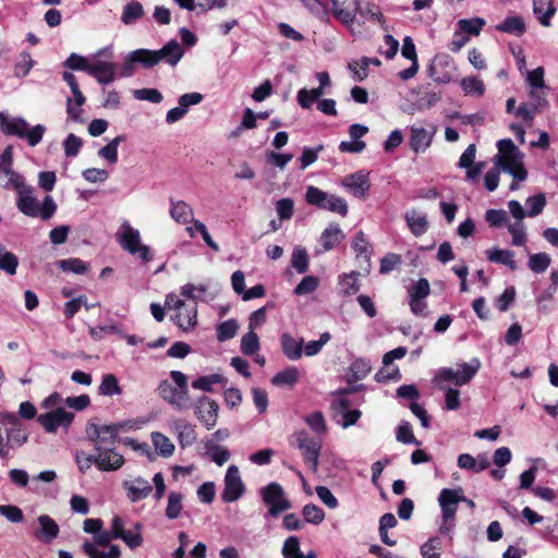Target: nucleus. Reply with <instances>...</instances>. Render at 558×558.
<instances>
[{"instance_id": "nucleus-35", "label": "nucleus", "mask_w": 558, "mask_h": 558, "mask_svg": "<svg viewBox=\"0 0 558 558\" xmlns=\"http://www.w3.org/2000/svg\"><path fill=\"white\" fill-rule=\"evenodd\" d=\"M126 140V136L118 135L111 140L106 146L98 150V156L106 159L110 165L118 161V146Z\"/></svg>"}, {"instance_id": "nucleus-63", "label": "nucleus", "mask_w": 558, "mask_h": 558, "mask_svg": "<svg viewBox=\"0 0 558 558\" xmlns=\"http://www.w3.org/2000/svg\"><path fill=\"white\" fill-rule=\"evenodd\" d=\"M82 145L83 142L78 136L74 135L73 133L69 134L63 142L65 156L75 157L80 153Z\"/></svg>"}, {"instance_id": "nucleus-50", "label": "nucleus", "mask_w": 558, "mask_h": 558, "mask_svg": "<svg viewBox=\"0 0 558 558\" xmlns=\"http://www.w3.org/2000/svg\"><path fill=\"white\" fill-rule=\"evenodd\" d=\"M132 60H136L137 63H141L146 69L158 64L154 50L149 49H136L132 51Z\"/></svg>"}, {"instance_id": "nucleus-25", "label": "nucleus", "mask_w": 558, "mask_h": 558, "mask_svg": "<svg viewBox=\"0 0 558 558\" xmlns=\"http://www.w3.org/2000/svg\"><path fill=\"white\" fill-rule=\"evenodd\" d=\"M352 247L356 253V257L365 263V269L368 271L371 268L372 246L362 231L354 235L352 240Z\"/></svg>"}, {"instance_id": "nucleus-47", "label": "nucleus", "mask_w": 558, "mask_h": 558, "mask_svg": "<svg viewBox=\"0 0 558 558\" xmlns=\"http://www.w3.org/2000/svg\"><path fill=\"white\" fill-rule=\"evenodd\" d=\"M551 258L547 253H536L530 256L529 267L536 274L544 272L550 265Z\"/></svg>"}, {"instance_id": "nucleus-40", "label": "nucleus", "mask_w": 558, "mask_h": 558, "mask_svg": "<svg viewBox=\"0 0 558 558\" xmlns=\"http://www.w3.org/2000/svg\"><path fill=\"white\" fill-rule=\"evenodd\" d=\"M98 390L100 395L107 397L118 396L122 392L118 378L113 374H106L102 377Z\"/></svg>"}, {"instance_id": "nucleus-33", "label": "nucleus", "mask_w": 558, "mask_h": 558, "mask_svg": "<svg viewBox=\"0 0 558 558\" xmlns=\"http://www.w3.org/2000/svg\"><path fill=\"white\" fill-rule=\"evenodd\" d=\"M487 258L492 263L506 265L511 270L517 269V263L514 260V253L512 251L495 247V248L487 251Z\"/></svg>"}, {"instance_id": "nucleus-48", "label": "nucleus", "mask_w": 558, "mask_h": 558, "mask_svg": "<svg viewBox=\"0 0 558 558\" xmlns=\"http://www.w3.org/2000/svg\"><path fill=\"white\" fill-rule=\"evenodd\" d=\"M92 58L80 56L75 52L71 53L63 62V65L73 71H84L87 73Z\"/></svg>"}, {"instance_id": "nucleus-12", "label": "nucleus", "mask_w": 558, "mask_h": 558, "mask_svg": "<svg viewBox=\"0 0 558 558\" xmlns=\"http://www.w3.org/2000/svg\"><path fill=\"white\" fill-rule=\"evenodd\" d=\"M74 418L72 412L58 407L54 410H50L47 413L37 416V422L44 427L47 433L54 434L58 428H68Z\"/></svg>"}, {"instance_id": "nucleus-43", "label": "nucleus", "mask_w": 558, "mask_h": 558, "mask_svg": "<svg viewBox=\"0 0 558 558\" xmlns=\"http://www.w3.org/2000/svg\"><path fill=\"white\" fill-rule=\"evenodd\" d=\"M239 329V325L235 319H228L217 326V340L219 342L232 339Z\"/></svg>"}, {"instance_id": "nucleus-55", "label": "nucleus", "mask_w": 558, "mask_h": 558, "mask_svg": "<svg viewBox=\"0 0 558 558\" xmlns=\"http://www.w3.org/2000/svg\"><path fill=\"white\" fill-rule=\"evenodd\" d=\"M282 555L284 558H303L300 550V541L296 536H290L284 541Z\"/></svg>"}, {"instance_id": "nucleus-28", "label": "nucleus", "mask_w": 558, "mask_h": 558, "mask_svg": "<svg viewBox=\"0 0 558 558\" xmlns=\"http://www.w3.org/2000/svg\"><path fill=\"white\" fill-rule=\"evenodd\" d=\"M194 211L193 208L184 201L171 199L170 216L181 225L192 221Z\"/></svg>"}, {"instance_id": "nucleus-62", "label": "nucleus", "mask_w": 558, "mask_h": 558, "mask_svg": "<svg viewBox=\"0 0 558 558\" xmlns=\"http://www.w3.org/2000/svg\"><path fill=\"white\" fill-rule=\"evenodd\" d=\"M0 514L12 523H20L24 520L23 511L14 505H0Z\"/></svg>"}, {"instance_id": "nucleus-11", "label": "nucleus", "mask_w": 558, "mask_h": 558, "mask_svg": "<svg viewBox=\"0 0 558 558\" xmlns=\"http://www.w3.org/2000/svg\"><path fill=\"white\" fill-rule=\"evenodd\" d=\"M296 446L302 450L304 462L308 468L316 472L318 469V459L322 445L318 440L311 437L307 432L299 430L294 434Z\"/></svg>"}, {"instance_id": "nucleus-38", "label": "nucleus", "mask_w": 558, "mask_h": 558, "mask_svg": "<svg viewBox=\"0 0 558 558\" xmlns=\"http://www.w3.org/2000/svg\"><path fill=\"white\" fill-rule=\"evenodd\" d=\"M226 378L220 374H211L207 376H201L192 381V387L197 390L210 392L213 391V385L225 384Z\"/></svg>"}, {"instance_id": "nucleus-22", "label": "nucleus", "mask_w": 558, "mask_h": 558, "mask_svg": "<svg viewBox=\"0 0 558 558\" xmlns=\"http://www.w3.org/2000/svg\"><path fill=\"white\" fill-rule=\"evenodd\" d=\"M303 339H295L289 332L280 336L281 350L284 356L290 361H298L303 354Z\"/></svg>"}, {"instance_id": "nucleus-8", "label": "nucleus", "mask_w": 558, "mask_h": 558, "mask_svg": "<svg viewBox=\"0 0 558 558\" xmlns=\"http://www.w3.org/2000/svg\"><path fill=\"white\" fill-rule=\"evenodd\" d=\"M113 51L111 47L99 49L92 56L87 74L93 76L99 84L108 85L116 80L117 65L111 60Z\"/></svg>"}, {"instance_id": "nucleus-16", "label": "nucleus", "mask_w": 558, "mask_h": 558, "mask_svg": "<svg viewBox=\"0 0 558 558\" xmlns=\"http://www.w3.org/2000/svg\"><path fill=\"white\" fill-rule=\"evenodd\" d=\"M122 487L126 492V497L131 502H137L147 498L151 492V484L144 477L137 476L122 482Z\"/></svg>"}, {"instance_id": "nucleus-37", "label": "nucleus", "mask_w": 558, "mask_h": 558, "mask_svg": "<svg viewBox=\"0 0 558 558\" xmlns=\"http://www.w3.org/2000/svg\"><path fill=\"white\" fill-rule=\"evenodd\" d=\"M151 441L156 451L162 457H170L173 454L174 445L172 441L161 433L155 432L151 434Z\"/></svg>"}, {"instance_id": "nucleus-19", "label": "nucleus", "mask_w": 558, "mask_h": 558, "mask_svg": "<svg viewBox=\"0 0 558 558\" xmlns=\"http://www.w3.org/2000/svg\"><path fill=\"white\" fill-rule=\"evenodd\" d=\"M157 63L165 62L170 66H175L184 56V49L175 40L171 39L159 50H154Z\"/></svg>"}, {"instance_id": "nucleus-31", "label": "nucleus", "mask_w": 558, "mask_h": 558, "mask_svg": "<svg viewBox=\"0 0 558 558\" xmlns=\"http://www.w3.org/2000/svg\"><path fill=\"white\" fill-rule=\"evenodd\" d=\"M175 324L183 330H189L197 324V307L193 305L191 307H183L172 318Z\"/></svg>"}, {"instance_id": "nucleus-6", "label": "nucleus", "mask_w": 558, "mask_h": 558, "mask_svg": "<svg viewBox=\"0 0 558 558\" xmlns=\"http://www.w3.org/2000/svg\"><path fill=\"white\" fill-rule=\"evenodd\" d=\"M0 129L7 135H15L20 138H26L29 146H36L43 140L46 126L37 124L29 128L27 121L23 118H11L4 112H0Z\"/></svg>"}, {"instance_id": "nucleus-23", "label": "nucleus", "mask_w": 558, "mask_h": 558, "mask_svg": "<svg viewBox=\"0 0 558 558\" xmlns=\"http://www.w3.org/2000/svg\"><path fill=\"white\" fill-rule=\"evenodd\" d=\"M39 530L35 533V536L45 543H50L59 534V525L48 514H41L38 517Z\"/></svg>"}, {"instance_id": "nucleus-21", "label": "nucleus", "mask_w": 558, "mask_h": 558, "mask_svg": "<svg viewBox=\"0 0 558 558\" xmlns=\"http://www.w3.org/2000/svg\"><path fill=\"white\" fill-rule=\"evenodd\" d=\"M410 147L415 153H424L432 144L435 130L427 131L423 126H411Z\"/></svg>"}, {"instance_id": "nucleus-41", "label": "nucleus", "mask_w": 558, "mask_h": 558, "mask_svg": "<svg viewBox=\"0 0 558 558\" xmlns=\"http://www.w3.org/2000/svg\"><path fill=\"white\" fill-rule=\"evenodd\" d=\"M144 14L143 5L137 1H132L128 3L122 12L121 21L125 25H130L134 23L136 20L141 19Z\"/></svg>"}, {"instance_id": "nucleus-61", "label": "nucleus", "mask_w": 558, "mask_h": 558, "mask_svg": "<svg viewBox=\"0 0 558 558\" xmlns=\"http://www.w3.org/2000/svg\"><path fill=\"white\" fill-rule=\"evenodd\" d=\"M134 97L138 100H146L153 104H160L163 99L162 94L156 88L135 89Z\"/></svg>"}, {"instance_id": "nucleus-32", "label": "nucleus", "mask_w": 558, "mask_h": 558, "mask_svg": "<svg viewBox=\"0 0 558 558\" xmlns=\"http://www.w3.org/2000/svg\"><path fill=\"white\" fill-rule=\"evenodd\" d=\"M174 428L181 447H190L196 441V432L191 424L183 421H175Z\"/></svg>"}, {"instance_id": "nucleus-13", "label": "nucleus", "mask_w": 558, "mask_h": 558, "mask_svg": "<svg viewBox=\"0 0 558 558\" xmlns=\"http://www.w3.org/2000/svg\"><path fill=\"white\" fill-rule=\"evenodd\" d=\"M223 484L225 487L221 494V499L225 502L236 501L244 494V483L241 478L240 471L235 465H230L227 469Z\"/></svg>"}, {"instance_id": "nucleus-51", "label": "nucleus", "mask_w": 558, "mask_h": 558, "mask_svg": "<svg viewBox=\"0 0 558 558\" xmlns=\"http://www.w3.org/2000/svg\"><path fill=\"white\" fill-rule=\"evenodd\" d=\"M59 268L63 271H71L77 275H83L88 270V265L80 258H68L59 260Z\"/></svg>"}, {"instance_id": "nucleus-1", "label": "nucleus", "mask_w": 558, "mask_h": 558, "mask_svg": "<svg viewBox=\"0 0 558 558\" xmlns=\"http://www.w3.org/2000/svg\"><path fill=\"white\" fill-rule=\"evenodd\" d=\"M29 433L19 416L12 412L0 413V459L5 460L11 451L27 442Z\"/></svg>"}, {"instance_id": "nucleus-56", "label": "nucleus", "mask_w": 558, "mask_h": 558, "mask_svg": "<svg viewBox=\"0 0 558 558\" xmlns=\"http://www.w3.org/2000/svg\"><path fill=\"white\" fill-rule=\"evenodd\" d=\"M360 274L357 271H352L351 274H344L341 279V287L342 291L347 295L355 294L359 289L360 284L357 282V276Z\"/></svg>"}, {"instance_id": "nucleus-2", "label": "nucleus", "mask_w": 558, "mask_h": 558, "mask_svg": "<svg viewBox=\"0 0 558 558\" xmlns=\"http://www.w3.org/2000/svg\"><path fill=\"white\" fill-rule=\"evenodd\" d=\"M170 377L173 384L168 379L158 384L156 389L158 396L178 411L187 410L191 405L187 376L180 371H171Z\"/></svg>"}, {"instance_id": "nucleus-45", "label": "nucleus", "mask_w": 558, "mask_h": 558, "mask_svg": "<svg viewBox=\"0 0 558 558\" xmlns=\"http://www.w3.org/2000/svg\"><path fill=\"white\" fill-rule=\"evenodd\" d=\"M501 170L508 172L517 181H525L527 178V171L523 166L522 159H515L511 162H506L500 167Z\"/></svg>"}, {"instance_id": "nucleus-20", "label": "nucleus", "mask_w": 558, "mask_h": 558, "mask_svg": "<svg viewBox=\"0 0 558 558\" xmlns=\"http://www.w3.org/2000/svg\"><path fill=\"white\" fill-rule=\"evenodd\" d=\"M497 147L498 154L494 157V163L497 167H501L506 162H511L515 159H523L522 153L510 138L500 140L497 143Z\"/></svg>"}, {"instance_id": "nucleus-44", "label": "nucleus", "mask_w": 558, "mask_h": 558, "mask_svg": "<svg viewBox=\"0 0 558 558\" xmlns=\"http://www.w3.org/2000/svg\"><path fill=\"white\" fill-rule=\"evenodd\" d=\"M501 170L508 172L517 181H525L527 178V171L523 166L522 159H515L511 162H506L500 167Z\"/></svg>"}, {"instance_id": "nucleus-36", "label": "nucleus", "mask_w": 558, "mask_h": 558, "mask_svg": "<svg viewBox=\"0 0 558 558\" xmlns=\"http://www.w3.org/2000/svg\"><path fill=\"white\" fill-rule=\"evenodd\" d=\"M183 495L178 492H170L166 508V517L170 520L178 519L181 515Z\"/></svg>"}, {"instance_id": "nucleus-10", "label": "nucleus", "mask_w": 558, "mask_h": 558, "mask_svg": "<svg viewBox=\"0 0 558 558\" xmlns=\"http://www.w3.org/2000/svg\"><path fill=\"white\" fill-rule=\"evenodd\" d=\"M263 501L269 506L268 513L277 517L279 513L289 510L291 502L284 497V490L277 482H271L260 490Z\"/></svg>"}, {"instance_id": "nucleus-49", "label": "nucleus", "mask_w": 558, "mask_h": 558, "mask_svg": "<svg viewBox=\"0 0 558 558\" xmlns=\"http://www.w3.org/2000/svg\"><path fill=\"white\" fill-rule=\"evenodd\" d=\"M421 555L424 558H439L441 555V541L439 537H430L421 546Z\"/></svg>"}, {"instance_id": "nucleus-52", "label": "nucleus", "mask_w": 558, "mask_h": 558, "mask_svg": "<svg viewBox=\"0 0 558 558\" xmlns=\"http://www.w3.org/2000/svg\"><path fill=\"white\" fill-rule=\"evenodd\" d=\"M508 231L512 236V244L514 246H522L526 242L525 226L522 221H515L508 226Z\"/></svg>"}, {"instance_id": "nucleus-9", "label": "nucleus", "mask_w": 558, "mask_h": 558, "mask_svg": "<svg viewBox=\"0 0 558 558\" xmlns=\"http://www.w3.org/2000/svg\"><path fill=\"white\" fill-rule=\"evenodd\" d=\"M305 199L310 205L319 209L337 213L342 217L348 214V204L342 197L328 194L316 186L311 185L306 189Z\"/></svg>"}, {"instance_id": "nucleus-3", "label": "nucleus", "mask_w": 558, "mask_h": 558, "mask_svg": "<svg viewBox=\"0 0 558 558\" xmlns=\"http://www.w3.org/2000/svg\"><path fill=\"white\" fill-rule=\"evenodd\" d=\"M34 189L28 185H24L23 189L17 191L16 206L19 210L27 217H40L43 220L50 219L56 210L57 204L50 195L45 196L41 206L37 198L33 195Z\"/></svg>"}, {"instance_id": "nucleus-24", "label": "nucleus", "mask_w": 558, "mask_h": 558, "mask_svg": "<svg viewBox=\"0 0 558 558\" xmlns=\"http://www.w3.org/2000/svg\"><path fill=\"white\" fill-rule=\"evenodd\" d=\"M404 219L409 229L415 236H421L428 229V220L426 214L412 209L405 214Z\"/></svg>"}, {"instance_id": "nucleus-18", "label": "nucleus", "mask_w": 558, "mask_h": 558, "mask_svg": "<svg viewBox=\"0 0 558 558\" xmlns=\"http://www.w3.org/2000/svg\"><path fill=\"white\" fill-rule=\"evenodd\" d=\"M342 185L348 189L353 196L359 198H365L371 187L368 174L363 171L347 175L342 180Z\"/></svg>"}, {"instance_id": "nucleus-64", "label": "nucleus", "mask_w": 558, "mask_h": 558, "mask_svg": "<svg viewBox=\"0 0 558 558\" xmlns=\"http://www.w3.org/2000/svg\"><path fill=\"white\" fill-rule=\"evenodd\" d=\"M306 424L317 434H324L327 429L325 417L322 412H313L305 418Z\"/></svg>"}, {"instance_id": "nucleus-17", "label": "nucleus", "mask_w": 558, "mask_h": 558, "mask_svg": "<svg viewBox=\"0 0 558 558\" xmlns=\"http://www.w3.org/2000/svg\"><path fill=\"white\" fill-rule=\"evenodd\" d=\"M96 466L104 472L119 470L124 464V458L114 448L95 449Z\"/></svg>"}, {"instance_id": "nucleus-27", "label": "nucleus", "mask_w": 558, "mask_h": 558, "mask_svg": "<svg viewBox=\"0 0 558 558\" xmlns=\"http://www.w3.org/2000/svg\"><path fill=\"white\" fill-rule=\"evenodd\" d=\"M533 11L543 26H550V17L556 13L553 0H533Z\"/></svg>"}, {"instance_id": "nucleus-26", "label": "nucleus", "mask_w": 558, "mask_h": 558, "mask_svg": "<svg viewBox=\"0 0 558 558\" xmlns=\"http://www.w3.org/2000/svg\"><path fill=\"white\" fill-rule=\"evenodd\" d=\"M0 185L7 190L23 189L25 185L21 174L13 171L12 167H0Z\"/></svg>"}, {"instance_id": "nucleus-58", "label": "nucleus", "mask_w": 558, "mask_h": 558, "mask_svg": "<svg viewBox=\"0 0 558 558\" xmlns=\"http://www.w3.org/2000/svg\"><path fill=\"white\" fill-rule=\"evenodd\" d=\"M135 529L137 530L136 532L124 530L122 536L119 537V539H122L131 549L137 548L143 544V537L140 532L142 524L136 523Z\"/></svg>"}, {"instance_id": "nucleus-14", "label": "nucleus", "mask_w": 558, "mask_h": 558, "mask_svg": "<svg viewBox=\"0 0 558 558\" xmlns=\"http://www.w3.org/2000/svg\"><path fill=\"white\" fill-rule=\"evenodd\" d=\"M194 412L198 421L211 429L217 424L219 405L215 400L202 396L194 404Z\"/></svg>"}, {"instance_id": "nucleus-39", "label": "nucleus", "mask_w": 558, "mask_h": 558, "mask_svg": "<svg viewBox=\"0 0 558 558\" xmlns=\"http://www.w3.org/2000/svg\"><path fill=\"white\" fill-rule=\"evenodd\" d=\"M17 265V257L0 243V269L9 275H15Z\"/></svg>"}, {"instance_id": "nucleus-54", "label": "nucleus", "mask_w": 558, "mask_h": 558, "mask_svg": "<svg viewBox=\"0 0 558 558\" xmlns=\"http://www.w3.org/2000/svg\"><path fill=\"white\" fill-rule=\"evenodd\" d=\"M274 307L275 303L268 302L265 306L254 311L248 318V329L255 330L257 327L262 326L266 320L267 310Z\"/></svg>"}, {"instance_id": "nucleus-29", "label": "nucleus", "mask_w": 558, "mask_h": 558, "mask_svg": "<svg viewBox=\"0 0 558 558\" xmlns=\"http://www.w3.org/2000/svg\"><path fill=\"white\" fill-rule=\"evenodd\" d=\"M299 379L300 371L295 366H288L271 378V384L277 387L292 388Z\"/></svg>"}, {"instance_id": "nucleus-15", "label": "nucleus", "mask_w": 558, "mask_h": 558, "mask_svg": "<svg viewBox=\"0 0 558 558\" xmlns=\"http://www.w3.org/2000/svg\"><path fill=\"white\" fill-rule=\"evenodd\" d=\"M461 500H464L463 489L461 487L456 489L444 488L438 496L441 518L445 520H454L458 504L461 502Z\"/></svg>"}, {"instance_id": "nucleus-57", "label": "nucleus", "mask_w": 558, "mask_h": 558, "mask_svg": "<svg viewBox=\"0 0 558 558\" xmlns=\"http://www.w3.org/2000/svg\"><path fill=\"white\" fill-rule=\"evenodd\" d=\"M303 515L306 522L313 524H319L325 519V512L323 511V509L312 504L304 506Z\"/></svg>"}, {"instance_id": "nucleus-30", "label": "nucleus", "mask_w": 558, "mask_h": 558, "mask_svg": "<svg viewBox=\"0 0 558 558\" xmlns=\"http://www.w3.org/2000/svg\"><path fill=\"white\" fill-rule=\"evenodd\" d=\"M344 238L339 225H329L320 235V244L325 251L332 250Z\"/></svg>"}, {"instance_id": "nucleus-60", "label": "nucleus", "mask_w": 558, "mask_h": 558, "mask_svg": "<svg viewBox=\"0 0 558 558\" xmlns=\"http://www.w3.org/2000/svg\"><path fill=\"white\" fill-rule=\"evenodd\" d=\"M459 27L462 32L477 36L485 25V21L481 17L470 19V20H460Z\"/></svg>"}, {"instance_id": "nucleus-4", "label": "nucleus", "mask_w": 558, "mask_h": 558, "mask_svg": "<svg viewBox=\"0 0 558 558\" xmlns=\"http://www.w3.org/2000/svg\"><path fill=\"white\" fill-rule=\"evenodd\" d=\"M136 427L134 421H124L109 425H97L90 423L86 427L88 439L94 444L95 449L114 448L119 442V433Z\"/></svg>"}, {"instance_id": "nucleus-5", "label": "nucleus", "mask_w": 558, "mask_h": 558, "mask_svg": "<svg viewBox=\"0 0 558 558\" xmlns=\"http://www.w3.org/2000/svg\"><path fill=\"white\" fill-rule=\"evenodd\" d=\"M481 368V361L476 357L470 363H461L457 368L444 367L437 371L433 383L438 389H446L447 383H453L456 386L469 384Z\"/></svg>"}, {"instance_id": "nucleus-42", "label": "nucleus", "mask_w": 558, "mask_h": 558, "mask_svg": "<svg viewBox=\"0 0 558 558\" xmlns=\"http://www.w3.org/2000/svg\"><path fill=\"white\" fill-rule=\"evenodd\" d=\"M259 338L254 330L243 335L241 339V351L245 355H253L259 350Z\"/></svg>"}, {"instance_id": "nucleus-7", "label": "nucleus", "mask_w": 558, "mask_h": 558, "mask_svg": "<svg viewBox=\"0 0 558 558\" xmlns=\"http://www.w3.org/2000/svg\"><path fill=\"white\" fill-rule=\"evenodd\" d=\"M117 241L121 247L133 256H137L142 262L148 263L153 259V253L148 245L141 241V233L128 221H124L117 231Z\"/></svg>"}, {"instance_id": "nucleus-34", "label": "nucleus", "mask_w": 558, "mask_h": 558, "mask_svg": "<svg viewBox=\"0 0 558 558\" xmlns=\"http://www.w3.org/2000/svg\"><path fill=\"white\" fill-rule=\"evenodd\" d=\"M496 29L515 36H522L525 33V23L521 16H509L502 23L498 24Z\"/></svg>"}, {"instance_id": "nucleus-53", "label": "nucleus", "mask_w": 558, "mask_h": 558, "mask_svg": "<svg viewBox=\"0 0 558 558\" xmlns=\"http://www.w3.org/2000/svg\"><path fill=\"white\" fill-rule=\"evenodd\" d=\"M526 205L529 206L527 215L530 217H536L543 213L546 206V196L544 193H538L534 196H531L526 199Z\"/></svg>"}, {"instance_id": "nucleus-59", "label": "nucleus", "mask_w": 558, "mask_h": 558, "mask_svg": "<svg viewBox=\"0 0 558 558\" xmlns=\"http://www.w3.org/2000/svg\"><path fill=\"white\" fill-rule=\"evenodd\" d=\"M291 264L299 274H304L308 268V257L306 251L304 248L294 250Z\"/></svg>"}, {"instance_id": "nucleus-46", "label": "nucleus", "mask_w": 558, "mask_h": 558, "mask_svg": "<svg viewBox=\"0 0 558 558\" xmlns=\"http://www.w3.org/2000/svg\"><path fill=\"white\" fill-rule=\"evenodd\" d=\"M461 87L466 95L482 96L485 92L484 83L475 76L462 78Z\"/></svg>"}]
</instances>
